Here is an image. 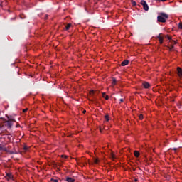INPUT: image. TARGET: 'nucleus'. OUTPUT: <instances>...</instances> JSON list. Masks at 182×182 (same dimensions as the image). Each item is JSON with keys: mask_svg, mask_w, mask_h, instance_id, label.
<instances>
[{"mask_svg": "<svg viewBox=\"0 0 182 182\" xmlns=\"http://www.w3.org/2000/svg\"><path fill=\"white\" fill-rule=\"evenodd\" d=\"M158 22H161L162 23H164L167 19H168V14L166 13H160L159 15L157 17Z\"/></svg>", "mask_w": 182, "mask_h": 182, "instance_id": "f257e3e1", "label": "nucleus"}, {"mask_svg": "<svg viewBox=\"0 0 182 182\" xmlns=\"http://www.w3.org/2000/svg\"><path fill=\"white\" fill-rule=\"evenodd\" d=\"M141 4L143 6L144 11H149V5L144 0L141 1Z\"/></svg>", "mask_w": 182, "mask_h": 182, "instance_id": "f03ea898", "label": "nucleus"}, {"mask_svg": "<svg viewBox=\"0 0 182 182\" xmlns=\"http://www.w3.org/2000/svg\"><path fill=\"white\" fill-rule=\"evenodd\" d=\"M14 122H15V120L11 119H9L7 121V126L9 129H11V127H12V124L14 123Z\"/></svg>", "mask_w": 182, "mask_h": 182, "instance_id": "7ed1b4c3", "label": "nucleus"}, {"mask_svg": "<svg viewBox=\"0 0 182 182\" xmlns=\"http://www.w3.org/2000/svg\"><path fill=\"white\" fill-rule=\"evenodd\" d=\"M177 70H178V76H179V77H182V70H181V68L178 67L177 68Z\"/></svg>", "mask_w": 182, "mask_h": 182, "instance_id": "20e7f679", "label": "nucleus"}, {"mask_svg": "<svg viewBox=\"0 0 182 182\" xmlns=\"http://www.w3.org/2000/svg\"><path fill=\"white\" fill-rule=\"evenodd\" d=\"M160 43H163V40L164 39V38L163 36H161V34H159L158 36H157Z\"/></svg>", "mask_w": 182, "mask_h": 182, "instance_id": "39448f33", "label": "nucleus"}, {"mask_svg": "<svg viewBox=\"0 0 182 182\" xmlns=\"http://www.w3.org/2000/svg\"><path fill=\"white\" fill-rule=\"evenodd\" d=\"M143 86L145 89H149V87H150V84L147 82H143Z\"/></svg>", "mask_w": 182, "mask_h": 182, "instance_id": "423d86ee", "label": "nucleus"}, {"mask_svg": "<svg viewBox=\"0 0 182 182\" xmlns=\"http://www.w3.org/2000/svg\"><path fill=\"white\" fill-rule=\"evenodd\" d=\"M5 177L6 178V180H11L12 174L6 173Z\"/></svg>", "mask_w": 182, "mask_h": 182, "instance_id": "0eeeda50", "label": "nucleus"}, {"mask_svg": "<svg viewBox=\"0 0 182 182\" xmlns=\"http://www.w3.org/2000/svg\"><path fill=\"white\" fill-rule=\"evenodd\" d=\"M65 181H67L68 182H75V179L71 177H67Z\"/></svg>", "mask_w": 182, "mask_h": 182, "instance_id": "6e6552de", "label": "nucleus"}, {"mask_svg": "<svg viewBox=\"0 0 182 182\" xmlns=\"http://www.w3.org/2000/svg\"><path fill=\"white\" fill-rule=\"evenodd\" d=\"M127 65H129V60H125L122 63V66H127Z\"/></svg>", "mask_w": 182, "mask_h": 182, "instance_id": "1a4fd4ad", "label": "nucleus"}, {"mask_svg": "<svg viewBox=\"0 0 182 182\" xmlns=\"http://www.w3.org/2000/svg\"><path fill=\"white\" fill-rule=\"evenodd\" d=\"M102 97H105V100H109V96L106 95V93H102Z\"/></svg>", "mask_w": 182, "mask_h": 182, "instance_id": "9d476101", "label": "nucleus"}, {"mask_svg": "<svg viewBox=\"0 0 182 182\" xmlns=\"http://www.w3.org/2000/svg\"><path fill=\"white\" fill-rule=\"evenodd\" d=\"M134 156L135 157H139L140 156V152H139V151H135Z\"/></svg>", "mask_w": 182, "mask_h": 182, "instance_id": "9b49d317", "label": "nucleus"}, {"mask_svg": "<svg viewBox=\"0 0 182 182\" xmlns=\"http://www.w3.org/2000/svg\"><path fill=\"white\" fill-rule=\"evenodd\" d=\"M1 150L5 151V150H6V148L5 147V146L0 144V151Z\"/></svg>", "mask_w": 182, "mask_h": 182, "instance_id": "f8f14e48", "label": "nucleus"}, {"mask_svg": "<svg viewBox=\"0 0 182 182\" xmlns=\"http://www.w3.org/2000/svg\"><path fill=\"white\" fill-rule=\"evenodd\" d=\"M70 26H72V24H70V23L68 24L65 28L66 31H68V29L70 28Z\"/></svg>", "mask_w": 182, "mask_h": 182, "instance_id": "ddd939ff", "label": "nucleus"}, {"mask_svg": "<svg viewBox=\"0 0 182 182\" xmlns=\"http://www.w3.org/2000/svg\"><path fill=\"white\" fill-rule=\"evenodd\" d=\"M116 82H117L116 79L113 78L112 79V86H114L116 85Z\"/></svg>", "mask_w": 182, "mask_h": 182, "instance_id": "4468645a", "label": "nucleus"}, {"mask_svg": "<svg viewBox=\"0 0 182 182\" xmlns=\"http://www.w3.org/2000/svg\"><path fill=\"white\" fill-rule=\"evenodd\" d=\"M94 163H95V164H97L99 163V159H95L94 160Z\"/></svg>", "mask_w": 182, "mask_h": 182, "instance_id": "2eb2a0df", "label": "nucleus"}, {"mask_svg": "<svg viewBox=\"0 0 182 182\" xmlns=\"http://www.w3.org/2000/svg\"><path fill=\"white\" fill-rule=\"evenodd\" d=\"M132 5H133L134 6H136V1H133V0H132Z\"/></svg>", "mask_w": 182, "mask_h": 182, "instance_id": "dca6fc26", "label": "nucleus"}, {"mask_svg": "<svg viewBox=\"0 0 182 182\" xmlns=\"http://www.w3.org/2000/svg\"><path fill=\"white\" fill-rule=\"evenodd\" d=\"M139 120H143V114H139Z\"/></svg>", "mask_w": 182, "mask_h": 182, "instance_id": "f3484780", "label": "nucleus"}, {"mask_svg": "<svg viewBox=\"0 0 182 182\" xmlns=\"http://www.w3.org/2000/svg\"><path fill=\"white\" fill-rule=\"evenodd\" d=\"M178 28H179V29H182V23L181 22L178 23Z\"/></svg>", "mask_w": 182, "mask_h": 182, "instance_id": "a211bd4d", "label": "nucleus"}, {"mask_svg": "<svg viewBox=\"0 0 182 182\" xmlns=\"http://www.w3.org/2000/svg\"><path fill=\"white\" fill-rule=\"evenodd\" d=\"M174 48V46H171L168 47L169 50H173V48Z\"/></svg>", "mask_w": 182, "mask_h": 182, "instance_id": "6ab92c4d", "label": "nucleus"}, {"mask_svg": "<svg viewBox=\"0 0 182 182\" xmlns=\"http://www.w3.org/2000/svg\"><path fill=\"white\" fill-rule=\"evenodd\" d=\"M105 119L109 122V115H105Z\"/></svg>", "mask_w": 182, "mask_h": 182, "instance_id": "aec40b11", "label": "nucleus"}, {"mask_svg": "<svg viewBox=\"0 0 182 182\" xmlns=\"http://www.w3.org/2000/svg\"><path fill=\"white\" fill-rule=\"evenodd\" d=\"M51 181H53V182H58V179H53V178H51Z\"/></svg>", "mask_w": 182, "mask_h": 182, "instance_id": "412c9836", "label": "nucleus"}, {"mask_svg": "<svg viewBox=\"0 0 182 182\" xmlns=\"http://www.w3.org/2000/svg\"><path fill=\"white\" fill-rule=\"evenodd\" d=\"M165 38H167L169 41L171 40V37H170L168 36H165Z\"/></svg>", "mask_w": 182, "mask_h": 182, "instance_id": "4be33fe9", "label": "nucleus"}, {"mask_svg": "<svg viewBox=\"0 0 182 182\" xmlns=\"http://www.w3.org/2000/svg\"><path fill=\"white\" fill-rule=\"evenodd\" d=\"M61 157H64V159H68V156L66 155H61Z\"/></svg>", "mask_w": 182, "mask_h": 182, "instance_id": "5701e85b", "label": "nucleus"}, {"mask_svg": "<svg viewBox=\"0 0 182 182\" xmlns=\"http://www.w3.org/2000/svg\"><path fill=\"white\" fill-rule=\"evenodd\" d=\"M25 112H28V108L24 109L23 110V113H25Z\"/></svg>", "mask_w": 182, "mask_h": 182, "instance_id": "b1692460", "label": "nucleus"}, {"mask_svg": "<svg viewBox=\"0 0 182 182\" xmlns=\"http://www.w3.org/2000/svg\"><path fill=\"white\" fill-rule=\"evenodd\" d=\"M23 149H24L25 151H26V150H28V146H25L23 147Z\"/></svg>", "mask_w": 182, "mask_h": 182, "instance_id": "393cba45", "label": "nucleus"}, {"mask_svg": "<svg viewBox=\"0 0 182 182\" xmlns=\"http://www.w3.org/2000/svg\"><path fill=\"white\" fill-rule=\"evenodd\" d=\"M134 181H135V182H138V181H139V179L135 178V179H134Z\"/></svg>", "mask_w": 182, "mask_h": 182, "instance_id": "a878e982", "label": "nucleus"}, {"mask_svg": "<svg viewBox=\"0 0 182 182\" xmlns=\"http://www.w3.org/2000/svg\"><path fill=\"white\" fill-rule=\"evenodd\" d=\"M93 92H94L93 90H92V91L90 92V95L93 94Z\"/></svg>", "mask_w": 182, "mask_h": 182, "instance_id": "bb28decb", "label": "nucleus"}, {"mask_svg": "<svg viewBox=\"0 0 182 182\" xmlns=\"http://www.w3.org/2000/svg\"><path fill=\"white\" fill-rule=\"evenodd\" d=\"M167 0H161V2H166Z\"/></svg>", "mask_w": 182, "mask_h": 182, "instance_id": "cd10ccee", "label": "nucleus"}, {"mask_svg": "<svg viewBox=\"0 0 182 182\" xmlns=\"http://www.w3.org/2000/svg\"><path fill=\"white\" fill-rule=\"evenodd\" d=\"M121 102H123V99L119 100Z\"/></svg>", "mask_w": 182, "mask_h": 182, "instance_id": "c85d7f7f", "label": "nucleus"}, {"mask_svg": "<svg viewBox=\"0 0 182 182\" xmlns=\"http://www.w3.org/2000/svg\"><path fill=\"white\" fill-rule=\"evenodd\" d=\"M82 113H86V110H84V111L82 112Z\"/></svg>", "mask_w": 182, "mask_h": 182, "instance_id": "c756f323", "label": "nucleus"}, {"mask_svg": "<svg viewBox=\"0 0 182 182\" xmlns=\"http://www.w3.org/2000/svg\"><path fill=\"white\" fill-rule=\"evenodd\" d=\"M112 159H114V155H112Z\"/></svg>", "mask_w": 182, "mask_h": 182, "instance_id": "7c9ffc66", "label": "nucleus"}, {"mask_svg": "<svg viewBox=\"0 0 182 182\" xmlns=\"http://www.w3.org/2000/svg\"><path fill=\"white\" fill-rule=\"evenodd\" d=\"M155 1H159V2H161V0H155Z\"/></svg>", "mask_w": 182, "mask_h": 182, "instance_id": "2f4dec72", "label": "nucleus"}, {"mask_svg": "<svg viewBox=\"0 0 182 182\" xmlns=\"http://www.w3.org/2000/svg\"><path fill=\"white\" fill-rule=\"evenodd\" d=\"M173 43H177V42H176V41H173Z\"/></svg>", "mask_w": 182, "mask_h": 182, "instance_id": "473e14b6", "label": "nucleus"}, {"mask_svg": "<svg viewBox=\"0 0 182 182\" xmlns=\"http://www.w3.org/2000/svg\"><path fill=\"white\" fill-rule=\"evenodd\" d=\"M21 137H23V134H21Z\"/></svg>", "mask_w": 182, "mask_h": 182, "instance_id": "72a5a7b5", "label": "nucleus"}, {"mask_svg": "<svg viewBox=\"0 0 182 182\" xmlns=\"http://www.w3.org/2000/svg\"><path fill=\"white\" fill-rule=\"evenodd\" d=\"M100 132H102V129H100Z\"/></svg>", "mask_w": 182, "mask_h": 182, "instance_id": "f704fd0d", "label": "nucleus"}]
</instances>
